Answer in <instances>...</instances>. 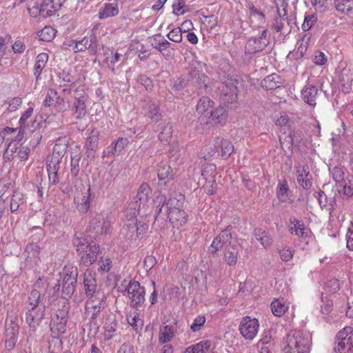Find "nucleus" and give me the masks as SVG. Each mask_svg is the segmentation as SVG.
I'll return each instance as SVG.
<instances>
[{"mask_svg":"<svg viewBox=\"0 0 353 353\" xmlns=\"http://www.w3.org/2000/svg\"><path fill=\"white\" fill-rule=\"evenodd\" d=\"M88 228L97 234H106L110 231V222L104 214L98 213L92 216Z\"/></svg>","mask_w":353,"mask_h":353,"instance_id":"nucleus-12","label":"nucleus"},{"mask_svg":"<svg viewBox=\"0 0 353 353\" xmlns=\"http://www.w3.org/2000/svg\"><path fill=\"white\" fill-rule=\"evenodd\" d=\"M95 272L87 270L83 274V290L88 299H93L98 296L102 299L103 294H105L99 288L97 287Z\"/></svg>","mask_w":353,"mask_h":353,"instance_id":"nucleus-9","label":"nucleus"},{"mask_svg":"<svg viewBox=\"0 0 353 353\" xmlns=\"http://www.w3.org/2000/svg\"><path fill=\"white\" fill-rule=\"evenodd\" d=\"M174 337L173 327L171 325H165L160 328L159 342L165 344L170 342Z\"/></svg>","mask_w":353,"mask_h":353,"instance_id":"nucleus-44","label":"nucleus"},{"mask_svg":"<svg viewBox=\"0 0 353 353\" xmlns=\"http://www.w3.org/2000/svg\"><path fill=\"white\" fill-rule=\"evenodd\" d=\"M185 196L181 193L174 192L168 197L166 196V205L170 211L183 209Z\"/></svg>","mask_w":353,"mask_h":353,"instance_id":"nucleus-30","label":"nucleus"},{"mask_svg":"<svg viewBox=\"0 0 353 353\" xmlns=\"http://www.w3.org/2000/svg\"><path fill=\"white\" fill-rule=\"evenodd\" d=\"M137 216L134 217V223H135V230L138 236V239H142L146 231L148 229V225L145 223H138L136 219Z\"/></svg>","mask_w":353,"mask_h":353,"instance_id":"nucleus-63","label":"nucleus"},{"mask_svg":"<svg viewBox=\"0 0 353 353\" xmlns=\"http://www.w3.org/2000/svg\"><path fill=\"white\" fill-rule=\"evenodd\" d=\"M340 288L339 281L336 279L329 280L325 284V289L327 292L334 294Z\"/></svg>","mask_w":353,"mask_h":353,"instance_id":"nucleus-64","label":"nucleus"},{"mask_svg":"<svg viewBox=\"0 0 353 353\" xmlns=\"http://www.w3.org/2000/svg\"><path fill=\"white\" fill-rule=\"evenodd\" d=\"M78 277V269L75 266H66L61 274L62 298L70 299L76 289ZM61 283L56 285L55 288L59 290Z\"/></svg>","mask_w":353,"mask_h":353,"instance_id":"nucleus-4","label":"nucleus"},{"mask_svg":"<svg viewBox=\"0 0 353 353\" xmlns=\"http://www.w3.org/2000/svg\"><path fill=\"white\" fill-rule=\"evenodd\" d=\"M319 95V90L314 85L307 82L301 92L302 100L310 108H314L316 104V98Z\"/></svg>","mask_w":353,"mask_h":353,"instance_id":"nucleus-21","label":"nucleus"},{"mask_svg":"<svg viewBox=\"0 0 353 353\" xmlns=\"http://www.w3.org/2000/svg\"><path fill=\"white\" fill-rule=\"evenodd\" d=\"M232 227L229 225L225 229L221 230L219 234L214 239L209 248L212 254L216 253L223 246H228L231 244L232 239Z\"/></svg>","mask_w":353,"mask_h":353,"instance_id":"nucleus-14","label":"nucleus"},{"mask_svg":"<svg viewBox=\"0 0 353 353\" xmlns=\"http://www.w3.org/2000/svg\"><path fill=\"white\" fill-rule=\"evenodd\" d=\"M59 307L56 311V313L54 316H57L61 319H68V313L70 310V303L68 302V300L67 299H63L61 301V304L59 305Z\"/></svg>","mask_w":353,"mask_h":353,"instance_id":"nucleus-53","label":"nucleus"},{"mask_svg":"<svg viewBox=\"0 0 353 353\" xmlns=\"http://www.w3.org/2000/svg\"><path fill=\"white\" fill-rule=\"evenodd\" d=\"M337 346L334 350L337 353H353V327L346 326L336 334Z\"/></svg>","mask_w":353,"mask_h":353,"instance_id":"nucleus-8","label":"nucleus"},{"mask_svg":"<svg viewBox=\"0 0 353 353\" xmlns=\"http://www.w3.org/2000/svg\"><path fill=\"white\" fill-rule=\"evenodd\" d=\"M168 219L174 226L179 227L187 222L188 214L183 209L174 210L170 212Z\"/></svg>","mask_w":353,"mask_h":353,"instance_id":"nucleus-33","label":"nucleus"},{"mask_svg":"<svg viewBox=\"0 0 353 353\" xmlns=\"http://www.w3.org/2000/svg\"><path fill=\"white\" fill-rule=\"evenodd\" d=\"M340 188L339 193L347 196H350L353 194V181L346 179L343 181L338 184Z\"/></svg>","mask_w":353,"mask_h":353,"instance_id":"nucleus-56","label":"nucleus"},{"mask_svg":"<svg viewBox=\"0 0 353 353\" xmlns=\"http://www.w3.org/2000/svg\"><path fill=\"white\" fill-rule=\"evenodd\" d=\"M209 118L211 119V121L216 124L221 123L225 121L227 119L226 110L223 106L220 105L214 110L210 111Z\"/></svg>","mask_w":353,"mask_h":353,"instance_id":"nucleus-41","label":"nucleus"},{"mask_svg":"<svg viewBox=\"0 0 353 353\" xmlns=\"http://www.w3.org/2000/svg\"><path fill=\"white\" fill-rule=\"evenodd\" d=\"M40 251L41 248L36 243H31L26 246L25 252L28 258L32 259L35 263H37L39 260Z\"/></svg>","mask_w":353,"mask_h":353,"instance_id":"nucleus-51","label":"nucleus"},{"mask_svg":"<svg viewBox=\"0 0 353 353\" xmlns=\"http://www.w3.org/2000/svg\"><path fill=\"white\" fill-rule=\"evenodd\" d=\"M317 21V15L315 13L306 14L304 18V21L301 26L302 30L304 32L308 31L314 25Z\"/></svg>","mask_w":353,"mask_h":353,"instance_id":"nucleus-59","label":"nucleus"},{"mask_svg":"<svg viewBox=\"0 0 353 353\" xmlns=\"http://www.w3.org/2000/svg\"><path fill=\"white\" fill-rule=\"evenodd\" d=\"M127 222L121 229L120 236L128 241V243H135L138 239L137 234L135 230V223H134V218L130 219V216L126 217Z\"/></svg>","mask_w":353,"mask_h":353,"instance_id":"nucleus-24","label":"nucleus"},{"mask_svg":"<svg viewBox=\"0 0 353 353\" xmlns=\"http://www.w3.org/2000/svg\"><path fill=\"white\" fill-rule=\"evenodd\" d=\"M68 320L61 319L57 316H52L50 321V331L54 337H58L60 334L65 333Z\"/></svg>","mask_w":353,"mask_h":353,"instance_id":"nucleus-28","label":"nucleus"},{"mask_svg":"<svg viewBox=\"0 0 353 353\" xmlns=\"http://www.w3.org/2000/svg\"><path fill=\"white\" fill-rule=\"evenodd\" d=\"M125 284L121 285V287H119V291L124 293L128 292L129 298L131 301V305L132 307H138L143 304L145 301V288L141 286L138 281H123Z\"/></svg>","mask_w":353,"mask_h":353,"instance_id":"nucleus-6","label":"nucleus"},{"mask_svg":"<svg viewBox=\"0 0 353 353\" xmlns=\"http://www.w3.org/2000/svg\"><path fill=\"white\" fill-rule=\"evenodd\" d=\"M155 205V222L161 221L163 222L168 219L170 210L166 205V196L159 194L154 200Z\"/></svg>","mask_w":353,"mask_h":353,"instance_id":"nucleus-18","label":"nucleus"},{"mask_svg":"<svg viewBox=\"0 0 353 353\" xmlns=\"http://www.w3.org/2000/svg\"><path fill=\"white\" fill-rule=\"evenodd\" d=\"M214 102L208 97H202L197 103L196 112L199 114H208V111L213 107Z\"/></svg>","mask_w":353,"mask_h":353,"instance_id":"nucleus-42","label":"nucleus"},{"mask_svg":"<svg viewBox=\"0 0 353 353\" xmlns=\"http://www.w3.org/2000/svg\"><path fill=\"white\" fill-rule=\"evenodd\" d=\"M214 141V147L215 148L221 146V155L223 158H225V159L228 158L231 155V154L233 152L234 146L231 143V142H230L229 141L225 140V139H221L220 138L216 137Z\"/></svg>","mask_w":353,"mask_h":353,"instance_id":"nucleus-36","label":"nucleus"},{"mask_svg":"<svg viewBox=\"0 0 353 353\" xmlns=\"http://www.w3.org/2000/svg\"><path fill=\"white\" fill-rule=\"evenodd\" d=\"M59 78L61 81V83H63L61 85L63 86H72L74 85L76 82L74 77H72L69 72L65 70L59 72Z\"/></svg>","mask_w":353,"mask_h":353,"instance_id":"nucleus-57","label":"nucleus"},{"mask_svg":"<svg viewBox=\"0 0 353 353\" xmlns=\"http://www.w3.org/2000/svg\"><path fill=\"white\" fill-rule=\"evenodd\" d=\"M182 33V28H175L169 32V33L167 34V37L173 42L180 43L182 41L183 39Z\"/></svg>","mask_w":353,"mask_h":353,"instance_id":"nucleus-61","label":"nucleus"},{"mask_svg":"<svg viewBox=\"0 0 353 353\" xmlns=\"http://www.w3.org/2000/svg\"><path fill=\"white\" fill-rule=\"evenodd\" d=\"M74 202L77 203V208L79 212L87 213L90 208V188L89 187L86 192L82 194L81 198L75 196Z\"/></svg>","mask_w":353,"mask_h":353,"instance_id":"nucleus-31","label":"nucleus"},{"mask_svg":"<svg viewBox=\"0 0 353 353\" xmlns=\"http://www.w3.org/2000/svg\"><path fill=\"white\" fill-rule=\"evenodd\" d=\"M253 235L263 248H268L272 245L273 239L267 231L261 228H255L253 231Z\"/></svg>","mask_w":353,"mask_h":353,"instance_id":"nucleus-34","label":"nucleus"},{"mask_svg":"<svg viewBox=\"0 0 353 353\" xmlns=\"http://www.w3.org/2000/svg\"><path fill=\"white\" fill-rule=\"evenodd\" d=\"M56 99H59V95L57 91L53 89H49L43 101V105L46 107H50L54 105Z\"/></svg>","mask_w":353,"mask_h":353,"instance_id":"nucleus-60","label":"nucleus"},{"mask_svg":"<svg viewBox=\"0 0 353 353\" xmlns=\"http://www.w3.org/2000/svg\"><path fill=\"white\" fill-rule=\"evenodd\" d=\"M239 252L236 245L232 247V250L225 249L224 251L223 259L229 266H234L238 261Z\"/></svg>","mask_w":353,"mask_h":353,"instance_id":"nucleus-45","label":"nucleus"},{"mask_svg":"<svg viewBox=\"0 0 353 353\" xmlns=\"http://www.w3.org/2000/svg\"><path fill=\"white\" fill-rule=\"evenodd\" d=\"M312 336L307 332L294 330L287 336L285 353H310Z\"/></svg>","mask_w":353,"mask_h":353,"instance_id":"nucleus-2","label":"nucleus"},{"mask_svg":"<svg viewBox=\"0 0 353 353\" xmlns=\"http://www.w3.org/2000/svg\"><path fill=\"white\" fill-rule=\"evenodd\" d=\"M314 196L317 199L321 208H326L330 205V210L331 211L334 210L333 203H335L334 199L331 197L328 198L324 192L319 191L315 192Z\"/></svg>","mask_w":353,"mask_h":353,"instance_id":"nucleus-48","label":"nucleus"},{"mask_svg":"<svg viewBox=\"0 0 353 353\" xmlns=\"http://www.w3.org/2000/svg\"><path fill=\"white\" fill-rule=\"evenodd\" d=\"M208 77L201 71L194 68L189 72L188 81L193 85L197 90L198 94H203L208 88L206 81Z\"/></svg>","mask_w":353,"mask_h":353,"instance_id":"nucleus-16","label":"nucleus"},{"mask_svg":"<svg viewBox=\"0 0 353 353\" xmlns=\"http://www.w3.org/2000/svg\"><path fill=\"white\" fill-rule=\"evenodd\" d=\"M288 230L292 235L302 238H305L307 236V232L304 223L294 217L290 219Z\"/></svg>","mask_w":353,"mask_h":353,"instance_id":"nucleus-27","label":"nucleus"},{"mask_svg":"<svg viewBox=\"0 0 353 353\" xmlns=\"http://www.w3.org/2000/svg\"><path fill=\"white\" fill-rule=\"evenodd\" d=\"M88 299L89 301L86 303L85 313L88 316H90L92 322H94L96 321L101 311L104 308L105 296L103 294L102 299H101V298L99 299L98 296Z\"/></svg>","mask_w":353,"mask_h":353,"instance_id":"nucleus-15","label":"nucleus"},{"mask_svg":"<svg viewBox=\"0 0 353 353\" xmlns=\"http://www.w3.org/2000/svg\"><path fill=\"white\" fill-rule=\"evenodd\" d=\"M210 347V341H202L194 345L188 347L185 350V353H205Z\"/></svg>","mask_w":353,"mask_h":353,"instance_id":"nucleus-47","label":"nucleus"},{"mask_svg":"<svg viewBox=\"0 0 353 353\" xmlns=\"http://www.w3.org/2000/svg\"><path fill=\"white\" fill-rule=\"evenodd\" d=\"M157 176L159 179V186H166L173 179L172 170L166 162H161L158 165Z\"/></svg>","mask_w":353,"mask_h":353,"instance_id":"nucleus-25","label":"nucleus"},{"mask_svg":"<svg viewBox=\"0 0 353 353\" xmlns=\"http://www.w3.org/2000/svg\"><path fill=\"white\" fill-rule=\"evenodd\" d=\"M259 324L256 319L250 316L243 317L239 325L241 335L248 340H252L257 334Z\"/></svg>","mask_w":353,"mask_h":353,"instance_id":"nucleus-13","label":"nucleus"},{"mask_svg":"<svg viewBox=\"0 0 353 353\" xmlns=\"http://www.w3.org/2000/svg\"><path fill=\"white\" fill-rule=\"evenodd\" d=\"M7 319L5 332V346L8 350H12L18 340L19 326L18 325V318L14 316L8 322Z\"/></svg>","mask_w":353,"mask_h":353,"instance_id":"nucleus-10","label":"nucleus"},{"mask_svg":"<svg viewBox=\"0 0 353 353\" xmlns=\"http://www.w3.org/2000/svg\"><path fill=\"white\" fill-rule=\"evenodd\" d=\"M79 235L78 236L77 234H75L72 242L74 246L77 248V252L79 254H81V252H84L86 245H90V243L87 239L81 236V234H79Z\"/></svg>","mask_w":353,"mask_h":353,"instance_id":"nucleus-55","label":"nucleus"},{"mask_svg":"<svg viewBox=\"0 0 353 353\" xmlns=\"http://www.w3.org/2000/svg\"><path fill=\"white\" fill-rule=\"evenodd\" d=\"M332 174L333 179L336 183V184L340 183L341 182L343 181L345 179L343 168L342 167H334L332 170Z\"/></svg>","mask_w":353,"mask_h":353,"instance_id":"nucleus-62","label":"nucleus"},{"mask_svg":"<svg viewBox=\"0 0 353 353\" xmlns=\"http://www.w3.org/2000/svg\"><path fill=\"white\" fill-rule=\"evenodd\" d=\"M118 327L116 316L114 314L109 315L105 321L104 329V339L109 341L112 339L114 333L117 331Z\"/></svg>","mask_w":353,"mask_h":353,"instance_id":"nucleus-29","label":"nucleus"},{"mask_svg":"<svg viewBox=\"0 0 353 353\" xmlns=\"http://www.w3.org/2000/svg\"><path fill=\"white\" fill-rule=\"evenodd\" d=\"M48 58V54L46 52L40 53L37 56L33 68V74L37 81L40 79L43 70L46 66Z\"/></svg>","mask_w":353,"mask_h":353,"instance_id":"nucleus-32","label":"nucleus"},{"mask_svg":"<svg viewBox=\"0 0 353 353\" xmlns=\"http://www.w3.org/2000/svg\"><path fill=\"white\" fill-rule=\"evenodd\" d=\"M151 46L160 52L165 59H170L174 56L172 52L169 50L172 46V43L161 34L156 35L153 37Z\"/></svg>","mask_w":353,"mask_h":353,"instance_id":"nucleus-22","label":"nucleus"},{"mask_svg":"<svg viewBox=\"0 0 353 353\" xmlns=\"http://www.w3.org/2000/svg\"><path fill=\"white\" fill-rule=\"evenodd\" d=\"M99 132L96 129H92L88 137L85 147L88 150H95L98 147Z\"/></svg>","mask_w":353,"mask_h":353,"instance_id":"nucleus-49","label":"nucleus"},{"mask_svg":"<svg viewBox=\"0 0 353 353\" xmlns=\"http://www.w3.org/2000/svg\"><path fill=\"white\" fill-rule=\"evenodd\" d=\"M173 126L170 122H164L158 125L159 130V139L161 142H169L172 139Z\"/></svg>","mask_w":353,"mask_h":353,"instance_id":"nucleus-35","label":"nucleus"},{"mask_svg":"<svg viewBox=\"0 0 353 353\" xmlns=\"http://www.w3.org/2000/svg\"><path fill=\"white\" fill-rule=\"evenodd\" d=\"M66 0H43L39 6V14L43 17L55 14L64 4Z\"/></svg>","mask_w":353,"mask_h":353,"instance_id":"nucleus-19","label":"nucleus"},{"mask_svg":"<svg viewBox=\"0 0 353 353\" xmlns=\"http://www.w3.org/2000/svg\"><path fill=\"white\" fill-rule=\"evenodd\" d=\"M220 89L221 98L224 103H233L236 101L238 88L232 80L223 83Z\"/></svg>","mask_w":353,"mask_h":353,"instance_id":"nucleus-17","label":"nucleus"},{"mask_svg":"<svg viewBox=\"0 0 353 353\" xmlns=\"http://www.w3.org/2000/svg\"><path fill=\"white\" fill-rule=\"evenodd\" d=\"M25 202L23 194L19 191H15L10 200V210L12 213L17 212L19 207Z\"/></svg>","mask_w":353,"mask_h":353,"instance_id":"nucleus-50","label":"nucleus"},{"mask_svg":"<svg viewBox=\"0 0 353 353\" xmlns=\"http://www.w3.org/2000/svg\"><path fill=\"white\" fill-rule=\"evenodd\" d=\"M270 36L268 30H263L259 37L250 38L245 46V52L248 54H255L263 51L269 44Z\"/></svg>","mask_w":353,"mask_h":353,"instance_id":"nucleus-11","label":"nucleus"},{"mask_svg":"<svg viewBox=\"0 0 353 353\" xmlns=\"http://www.w3.org/2000/svg\"><path fill=\"white\" fill-rule=\"evenodd\" d=\"M352 74L349 70H343L339 75V83L341 90L345 93H348L352 88Z\"/></svg>","mask_w":353,"mask_h":353,"instance_id":"nucleus-37","label":"nucleus"},{"mask_svg":"<svg viewBox=\"0 0 353 353\" xmlns=\"http://www.w3.org/2000/svg\"><path fill=\"white\" fill-rule=\"evenodd\" d=\"M86 99L87 98L83 95L74 97L70 110L75 119L81 120L86 116L88 113L85 105Z\"/></svg>","mask_w":353,"mask_h":353,"instance_id":"nucleus-23","label":"nucleus"},{"mask_svg":"<svg viewBox=\"0 0 353 353\" xmlns=\"http://www.w3.org/2000/svg\"><path fill=\"white\" fill-rule=\"evenodd\" d=\"M290 190L288 182L285 179L279 181L276 188V196L281 202H286L288 199V192Z\"/></svg>","mask_w":353,"mask_h":353,"instance_id":"nucleus-43","label":"nucleus"},{"mask_svg":"<svg viewBox=\"0 0 353 353\" xmlns=\"http://www.w3.org/2000/svg\"><path fill=\"white\" fill-rule=\"evenodd\" d=\"M295 19L296 17L292 14L283 15L276 14L271 21L270 28L278 33L288 35L296 26Z\"/></svg>","mask_w":353,"mask_h":353,"instance_id":"nucleus-7","label":"nucleus"},{"mask_svg":"<svg viewBox=\"0 0 353 353\" xmlns=\"http://www.w3.org/2000/svg\"><path fill=\"white\" fill-rule=\"evenodd\" d=\"M152 194V189L146 183H143L138 191L134 201H131L125 210L126 217L130 219L135 217L141 210L146 214L148 203L150 196Z\"/></svg>","mask_w":353,"mask_h":353,"instance_id":"nucleus-3","label":"nucleus"},{"mask_svg":"<svg viewBox=\"0 0 353 353\" xmlns=\"http://www.w3.org/2000/svg\"><path fill=\"white\" fill-rule=\"evenodd\" d=\"M333 4L336 12L353 19V0H334Z\"/></svg>","mask_w":353,"mask_h":353,"instance_id":"nucleus-26","label":"nucleus"},{"mask_svg":"<svg viewBox=\"0 0 353 353\" xmlns=\"http://www.w3.org/2000/svg\"><path fill=\"white\" fill-rule=\"evenodd\" d=\"M68 47L75 53L85 52L88 50L90 55H95L99 49V41L94 29L82 39L70 41Z\"/></svg>","mask_w":353,"mask_h":353,"instance_id":"nucleus-5","label":"nucleus"},{"mask_svg":"<svg viewBox=\"0 0 353 353\" xmlns=\"http://www.w3.org/2000/svg\"><path fill=\"white\" fill-rule=\"evenodd\" d=\"M99 245L94 242L90 243V245H86L84 252H81V261L86 267L91 265L97 259L99 254Z\"/></svg>","mask_w":353,"mask_h":353,"instance_id":"nucleus-20","label":"nucleus"},{"mask_svg":"<svg viewBox=\"0 0 353 353\" xmlns=\"http://www.w3.org/2000/svg\"><path fill=\"white\" fill-rule=\"evenodd\" d=\"M145 114L153 122L157 123L162 118L159 105L151 101L147 104Z\"/></svg>","mask_w":353,"mask_h":353,"instance_id":"nucleus-39","label":"nucleus"},{"mask_svg":"<svg viewBox=\"0 0 353 353\" xmlns=\"http://www.w3.org/2000/svg\"><path fill=\"white\" fill-rule=\"evenodd\" d=\"M128 323L135 330H141L143 325V321L139 317V314H130L127 316Z\"/></svg>","mask_w":353,"mask_h":353,"instance_id":"nucleus-58","label":"nucleus"},{"mask_svg":"<svg viewBox=\"0 0 353 353\" xmlns=\"http://www.w3.org/2000/svg\"><path fill=\"white\" fill-rule=\"evenodd\" d=\"M23 310L25 321L28 326V334L29 336H33L46 315V301L39 290L32 289L28 294Z\"/></svg>","mask_w":353,"mask_h":353,"instance_id":"nucleus-1","label":"nucleus"},{"mask_svg":"<svg viewBox=\"0 0 353 353\" xmlns=\"http://www.w3.org/2000/svg\"><path fill=\"white\" fill-rule=\"evenodd\" d=\"M56 30L51 26H46L39 32V39L43 41H51L55 37Z\"/></svg>","mask_w":353,"mask_h":353,"instance_id":"nucleus-54","label":"nucleus"},{"mask_svg":"<svg viewBox=\"0 0 353 353\" xmlns=\"http://www.w3.org/2000/svg\"><path fill=\"white\" fill-rule=\"evenodd\" d=\"M271 310L276 316H283L288 310L289 305L282 299H275L271 303Z\"/></svg>","mask_w":353,"mask_h":353,"instance_id":"nucleus-38","label":"nucleus"},{"mask_svg":"<svg viewBox=\"0 0 353 353\" xmlns=\"http://www.w3.org/2000/svg\"><path fill=\"white\" fill-rule=\"evenodd\" d=\"M119 13V8L117 4L105 3L99 12V18L100 19H107L108 17H114Z\"/></svg>","mask_w":353,"mask_h":353,"instance_id":"nucleus-40","label":"nucleus"},{"mask_svg":"<svg viewBox=\"0 0 353 353\" xmlns=\"http://www.w3.org/2000/svg\"><path fill=\"white\" fill-rule=\"evenodd\" d=\"M280 77L276 74H272L264 78L262 86L266 90H273L280 86Z\"/></svg>","mask_w":353,"mask_h":353,"instance_id":"nucleus-46","label":"nucleus"},{"mask_svg":"<svg viewBox=\"0 0 353 353\" xmlns=\"http://www.w3.org/2000/svg\"><path fill=\"white\" fill-rule=\"evenodd\" d=\"M128 143L127 138L120 137L115 142H113L111 145L108 148V154H114L117 152H120Z\"/></svg>","mask_w":353,"mask_h":353,"instance_id":"nucleus-52","label":"nucleus"}]
</instances>
